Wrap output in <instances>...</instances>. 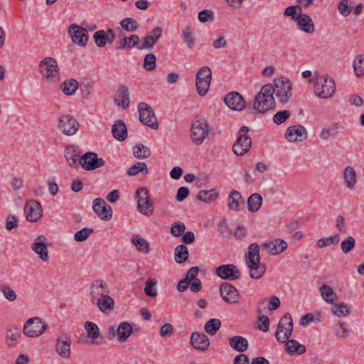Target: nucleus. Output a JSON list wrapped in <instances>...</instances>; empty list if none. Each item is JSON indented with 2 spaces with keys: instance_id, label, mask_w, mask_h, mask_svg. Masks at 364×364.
Returning <instances> with one entry per match:
<instances>
[{
  "instance_id": "nucleus-1",
  "label": "nucleus",
  "mask_w": 364,
  "mask_h": 364,
  "mask_svg": "<svg viewBox=\"0 0 364 364\" xmlns=\"http://www.w3.org/2000/svg\"><path fill=\"white\" fill-rule=\"evenodd\" d=\"M245 261L250 269V277L255 279L262 277L266 271V265L260 262L259 246L257 243L249 246Z\"/></svg>"
},
{
  "instance_id": "nucleus-2",
  "label": "nucleus",
  "mask_w": 364,
  "mask_h": 364,
  "mask_svg": "<svg viewBox=\"0 0 364 364\" xmlns=\"http://www.w3.org/2000/svg\"><path fill=\"white\" fill-rule=\"evenodd\" d=\"M274 90L272 84H266L262 87L253 100V109L257 113L264 114L275 107Z\"/></svg>"
},
{
  "instance_id": "nucleus-3",
  "label": "nucleus",
  "mask_w": 364,
  "mask_h": 364,
  "mask_svg": "<svg viewBox=\"0 0 364 364\" xmlns=\"http://www.w3.org/2000/svg\"><path fill=\"white\" fill-rule=\"evenodd\" d=\"M39 73L48 82L57 83L60 79V72L57 61L52 57H46L39 63Z\"/></svg>"
},
{
  "instance_id": "nucleus-4",
  "label": "nucleus",
  "mask_w": 364,
  "mask_h": 364,
  "mask_svg": "<svg viewBox=\"0 0 364 364\" xmlns=\"http://www.w3.org/2000/svg\"><path fill=\"white\" fill-rule=\"evenodd\" d=\"M208 134L214 135L213 132L209 130L208 124L204 118L197 117L192 124L191 139L197 144H201Z\"/></svg>"
},
{
  "instance_id": "nucleus-5",
  "label": "nucleus",
  "mask_w": 364,
  "mask_h": 364,
  "mask_svg": "<svg viewBox=\"0 0 364 364\" xmlns=\"http://www.w3.org/2000/svg\"><path fill=\"white\" fill-rule=\"evenodd\" d=\"M249 130V127L244 125L237 133V140L232 146V151L237 156H243L251 148L252 139L247 135Z\"/></svg>"
},
{
  "instance_id": "nucleus-6",
  "label": "nucleus",
  "mask_w": 364,
  "mask_h": 364,
  "mask_svg": "<svg viewBox=\"0 0 364 364\" xmlns=\"http://www.w3.org/2000/svg\"><path fill=\"white\" fill-rule=\"evenodd\" d=\"M272 88L279 102L285 105L290 101L292 97V85L289 80L283 78L275 79Z\"/></svg>"
},
{
  "instance_id": "nucleus-7",
  "label": "nucleus",
  "mask_w": 364,
  "mask_h": 364,
  "mask_svg": "<svg viewBox=\"0 0 364 364\" xmlns=\"http://www.w3.org/2000/svg\"><path fill=\"white\" fill-rule=\"evenodd\" d=\"M315 92L322 99H328L333 96L336 91V85L333 79L328 76H321L316 80Z\"/></svg>"
},
{
  "instance_id": "nucleus-8",
  "label": "nucleus",
  "mask_w": 364,
  "mask_h": 364,
  "mask_svg": "<svg viewBox=\"0 0 364 364\" xmlns=\"http://www.w3.org/2000/svg\"><path fill=\"white\" fill-rule=\"evenodd\" d=\"M293 331V321L291 314H285L279 320L275 337L279 343H285L291 336Z\"/></svg>"
},
{
  "instance_id": "nucleus-9",
  "label": "nucleus",
  "mask_w": 364,
  "mask_h": 364,
  "mask_svg": "<svg viewBox=\"0 0 364 364\" xmlns=\"http://www.w3.org/2000/svg\"><path fill=\"white\" fill-rule=\"evenodd\" d=\"M137 199L138 210L146 216L151 215L154 212V203L151 202L149 191L145 187L139 188L135 193Z\"/></svg>"
},
{
  "instance_id": "nucleus-10",
  "label": "nucleus",
  "mask_w": 364,
  "mask_h": 364,
  "mask_svg": "<svg viewBox=\"0 0 364 364\" xmlns=\"http://www.w3.org/2000/svg\"><path fill=\"white\" fill-rule=\"evenodd\" d=\"M212 72L209 67L203 66L196 74V85L200 96H205L210 87Z\"/></svg>"
},
{
  "instance_id": "nucleus-11",
  "label": "nucleus",
  "mask_w": 364,
  "mask_h": 364,
  "mask_svg": "<svg viewBox=\"0 0 364 364\" xmlns=\"http://www.w3.org/2000/svg\"><path fill=\"white\" fill-rule=\"evenodd\" d=\"M48 326L39 317L28 319L23 326V333L29 338L41 336L48 328Z\"/></svg>"
},
{
  "instance_id": "nucleus-12",
  "label": "nucleus",
  "mask_w": 364,
  "mask_h": 364,
  "mask_svg": "<svg viewBox=\"0 0 364 364\" xmlns=\"http://www.w3.org/2000/svg\"><path fill=\"white\" fill-rule=\"evenodd\" d=\"M138 111L139 113V120L141 123L153 129H158L159 124L157 119L150 105L146 102H139L138 105Z\"/></svg>"
},
{
  "instance_id": "nucleus-13",
  "label": "nucleus",
  "mask_w": 364,
  "mask_h": 364,
  "mask_svg": "<svg viewBox=\"0 0 364 364\" xmlns=\"http://www.w3.org/2000/svg\"><path fill=\"white\" fill-rule=\"evenodd\" d=\"M79 163L85 170L93 171L104 166L105 161L99 158L96 153L88 151L80 157Z\"/></svg>"
},
{
  "instance_id": "nucleus-14",
  "label": "nucleus",
  "mask_w": 364,
  "mask_h": 364,
  "mask_svg": "<svg viewBox=\"0 0 364 364\" xmlns=\"http://www.w3.org/2000/svg\"><path fill=\"white\" fill-rule=\"evenodd\" d=\"M60 131L66 136H73L79 130L80 124L71 115H63L58 120Z\"/></svg>"
},
{
  "instance_id": "nucleus-15",
  "label": "nucleus",
  "mask_w": 364,
  "mask_h": 364,
  "mask_svg": "<svg viewBox=\"0 0 364 364\" xmlns=\"http://www.w3.org/2000/svg\"><path fill=\"white\" fill-rule=\"evenodd\" d=\"M71 337L65 332H61L56 338L55 349L56 353L63 358L70 356Z\"/></svg>"
},
{
  "instance_id": "nucleus-16",
  "label": "nucleus",
  "mask_w": 364,
  "mask_h": 364,
  "mask_svg": "<svg viewBox=\"0 0 364 364\" xmlns=\"http://www.w3.org/2000/svg\"><path fill=\"white\" fill-rule=\"evenodd\" d=\"M220 294L228 304H236L241 297L237 289L230 283L223 282L220 287Z\"/></svg>"
},
{
  "instance_id": "nucleus-17",
  "label": "nucleus",
  "mask_w": 364,
  "mask_h": 364,
  "mask_svg": "<svg viewBox=\"0 0 364 364\" xmlns=\"http://www.w3.org/2000/svg\"><path fill=\"white\" fill-rule=\"evenodd\" d=\"M26 218L31 222L39 220L43 215V209L41 203L35 200H29L24 206Z\"/></svg>"
},
{
  "instance_id": "nucleus-18",
  "label": "nucleus",
  "mask_w": 364,
  "mask_h": 364,
  "mask_svg": "<svg viewBox=\"0 0 364 364\" xmlns=\"http://www.w3.org/2000/svg\"><path fill=\"white\" fill-rule=\"evenodd\" d=\"M68 33L75 43L80 46H85L89 38L87 29L73 23L70 26Z\"/></svg>"
},
{
  "instance_id": "nucleus-19",
  "label": "nucleus",
  "mask_w": 364,
  "mask_h": 364,
  "mask_svg": "<svg viewBox=\"0 0 364 364\" xmlns=\"http://www.w3.org/2000/svg\"><path fill=\"white\" fill-rule=\"evenodd\" d=\"M216 274L223 279L235 280L240 277L241 272L232 264H223L216 269Z\"/></svg>"
},
{
  "instance_id": "nucleus-20",
  "label": "nucleus",
  "mask_w": 364,
  "mask_h": 364,
  "mask_svg": "<svg viewBox=\"0 0 364 364\" xmlns=\"http://www.w3.org/2000/svg\"><path fill=\"white\" fill-rule=\"evenodd\" d=\"M225 104L231 109L242 111L246 107V102L237 92L227 94L223 100Z\"/></svg>"
},
{
  "instance_id": "nucleus-21",
  "label": "nucleus",
  "mask_w": 364,
  "mask_h": 364,
  "mask_svg": "<svg viewBox=\"0 0 364 364\" xmlns=\"http://www.w3.org/2000/svg\"><path fill=\"white\" fill-rule=\"evenodd\" d=\"M108 284L102 279L95 280L90 287L91 301L95 304L98 299H100L105 295H108Z\"/></svg>"
},
{
  "instance_id": "nucleus-22",
  "label": "nucleus",
  "mask_w": 364,
  "mask_h": 364,
  "mask_svg": "<svg viewBox=\"0 0 364 364\" xmlns=\"http://www.w3.org/2000/svg\"><path fill=\"white\" fill-rule=\"evenodd\" d=\"M92 208L100 219L104 220L111 219L112 215V207L107 205L104 199L100 198L95 199Z\"/></svg>"
},
{
  "instance_id": "nucleus-23",
  "label": "nucleus",
  "mask_w": 364,
  "mask_h": 364,
  "mask_svg": "<svg viewBox=\"0 0 364 364\" xmlns=\"http://www.w3.org/2000/svg\"><path fill=\"white\" fill-rule=\"evenodd\" d=\"M307 131L302 125H293L287 128L285 136L291 142L303 141L307 138Z\"/></svg>"
},
{
  "instance_id": "nucleus-24",
  "label": "nucleus",
  "mask_w": 364,
  "mask_h": 364,
  "mask_svg": "<svg viewBox=\"0 0 364 364\" xmlns=\"http://www.w3.org/2000/svg\"><path fill=\"white\" fill-rule=\"evenodd\" d=\"M31 248L33 252L38 255L39 257L43 262H47L49 259L46 238L43 235H38L35 239Z\"/></svg>"
},
{
  "instance_id": "nucleus-25",
  "label": "nucleus",
  "mask_w": 364,
  "mask_h": 364,
  "mask_svg": "<svg viewBox=\"0 0 364 364\" xmlns=\"http://www.w3.org/2000/svg\"><path fill=\"white\" fill-rule=\"evenodd\" d=\"M85 328L87 332V338L92 340V344L98 346L107 344L105 338L102 336H100V328L95 323L92 321H86L85 323Z\"/></svg>"
},
{
  "instance_id": "nucleus-26",
  "label": "nucleus",
  "mask_w": 364,
  "mask_h": 364,
  "mask_svg": "<svg viewBox=\"0 0 364 364\" xmlns=\"http://www.w3.org/2000/svg\"><path fill=\"white\" fill-rule=\"evenodd\" d=\"M288 247L287 242L282 239H275L264 242L262 245L263 250H267L272 255H277L284 252Z\"/></svg>"
},
{
  "instance_id": "nucleus-27",
  "label": "nucleus",
  "mask_w": 364,
  "mask_h": 364,
  "mask_svg": "<svg viewBox=\"0 0 364 364\" xmlns=\"http://www.w3.org/2000/svg\"><path fill=\"white\" fill-rule=\"evenodd\" d=\"M162 28L161 27H156L150 31V34L146 36L143 38L142 43L139 50L151 49L157 43L158 40L161 38L162 34Z\"/></svg>"
},
{
  "instance_id": "nucleus-28",
  "label": "nucleus",
  "mask_w": 364,
  "mask_h": 364,
  "mask_svg": "<svg viewBox=\"0 0 364 364\" xmlns=\"http://www.w3.org/2000/svg\"><path fill=\"white\" fill-rule=\"evenodd\" d=\"M191 346L201 351H205L210 346L208 336L203 332H193L191 336Z\"/></svg>"
},
{
  "instance_id": "nucleus-29",
  "label": "nucleus",
  "mask_w": 364,
  "mask_h": 364,
  "mask_svg": "<svg viewBox=\"0 0 364 364\" xmlns=\"http://www.w3.org/2000/svg\"><path fill=\"white\" fill-rule=\"evenodd\" d=\"M129 92L126 85H121L115 94L114 101L119 107L127 109L129 106Z\"/></svg>"
},
{
  "instance_id": "nucleus-30",
  "label": "nucleus",
  "mask_w": 364,
  "mask_h": 364,
  "mask_svg": "<svg viewBox=\"0 0 364 364\" xmlns=\"http://www.w3.org/2000/svg\"><path fill=\"white\" fill-rule=\"evenodd\" d=\"M245 199L240 193L236 190H232L228 196V206L232 210L238 211L244 207Z\"/></svg>"
},
{
  "instance_id": "nucleus-31",
  "label": "nucleus",
  "mask_w": 364,
  "mask_h": 364,
  "mask_svg": "<svg viewBox=\"0 0 364 364\" xmlns=\"http://www.w3.org/2000/svg\"><path fill=\"white\" fill-rule=\"evenodd\" d=\"M21 337V334L19 328L16 326H12L6 330V344L10 348H14L18 344Z\"/></svg>"
},
{
  "instance_id": "nucleus-32",
  "label": "nucleus",
  "mask_w": 364,
  "mask_h": 364,
  "mask_svg": "<svg viewBox=\"0 0 364 364\" xmlns=\"http://www.w3.org/2000/svg\"><path fill=\"white\" fill-rule=\"evenodd\" d=\"M299 28L306 33H314L315 28L311 18L306 15L299 14V18L296 21Z\"/></svg>"
},
{
  "instance_id": "nucleus-33",
  "label": "nucleus",
  "mask_w": 364,
  "mask_h": 364,
  "mask_svg": "<svg viewBox=\"0 0 364 364\" xmlns=\"http://www.w3.org/2000/svg\"><path fill=\"white\" fill-rule=\"evenodd\" d=\"M112 134L119 141L125 140L127 136V129L122 120L119 119L115 122L112 127Z\"/></svg>"
},
{
  "instance_id": "nucleus-34",
  "label": "nucleus",
  "mask_w": 364,
  "mask_h": 364,
  "mask_svg": "<svg viewBox=\"0 0 364 364\" xmlns=\"http://www.w3.org/2000/svg\"><path fill=\"white\" fill-rule=\"evenodd\" d=\"M230 346L239 353L245 352L248 348L247 340L241 336H235L229 339Z\"/></svg>"
},
{
  "instance_id": "nucleus-35",
  "label": "nucleus",
  "mask_w": 364,
  "mask_h": 364,
  "mask_svg": "<svg viewBox=\"0 0 364 364\" xmlns=\"http://www.w3.org/2000/svg\"><path fill=\"white\" fill-rule=\"evenodd\" d=\"M80 154L81 151L78 146H68L65 149V157L68 164L72 167L76 166L77 159Z\"/></svg>"
},
{
  "instance_id": "nucleus-36",
  "label": "nucleus",
  "mask_w": 364,
  "mask_h": 364,
  "mask_svg": "<svg viewBox=\"0 0 364 364\" xmlns=\"http://www.w3.org/2000/svg\"><path fill=\"white\" fill-rule=\"evenodd\" d=\"M118 341L120 343L125 342L133 332L132 325L128 322H122L117 328Z\"/></svg>"
},
{
  "instance_id": "nucleus-37",
  "label": "nucleus",
  "mask_w": 364,
  "mask_h": 364,
  "mask_svg": "<svg viewBox=\"0 0 364 364\" xmlns=\"http://www.w3.org/2000/svg\"><path fill=\"white\" fill-rule=\"evenodd\" d=\"M95 304L97 305L100 311L105 314L111 312L114 307V301L109 295H105V296L95 301Z\"/></svg>"
},
{
  "instance_id": "nucleus-38",
  "label": "nucleus",
  "mask_w": 364,
  "mask_h": 364,
  "mask_svg": "<svg viewBox=\"0 0 364 364\" xmlns=\"http://www.w3.org/2000/svg\"><path fill=\"white\" fill-rule=\"evenodd\" d=\"M343 179L346 187L348 189L353 190L355 188V185L356 183V173L353 167L347 166L344 168Z\"/></svg>"
},
{
  "instance_id": "nucleus-39",
  "label": "nucleus",
  "mask_w": 364,
  "mask_h": 364,
  "mask_svg": "<svg viewBox=\"0 0 364 364\" xmlns=\"http://www.w3.org/2000/svg\"><path fill=\"white\" fill-rule=\"evenodd\" d=\"M218 197V191L216 188L210 190H201L198 193L197 199L204 203H212Z\"/></svg>"
},
{
  "instance_id": "nucleus-40",
  "label": "nucleus",
  "mask_w": 364,
  "mask_h": 364,
  "mask_svg": "<svg viewBox=\"0 0 364 364\" xmlns=\"http://www.w3.org/2000/svg\"><path fill=\"white\" fill-rule=\"evenodd\" d=\"M285 350L289 354L301 355L306 352V347L296 340L289 339L286 342Z\"/></svg>"
},
{
  "instance_id": "nucleus-41",
  "label": "nucleus",
  "mask_w": 364,
  "mask_h": 364,
  "mask_svg": "<svg viewBox=\"0 0 364 364\" xmlns=\"http://www.w3.org/2000/svg\"><path fill=\"white\" fill-rule=\"evenodd\" d=\"M78 88V82L76 80L71 78L65 81L60 85L63 92L68 96L73 95Z\"/></svg>"
},
{
  "instance_id": "nucleus-42",
  "label": "nucleus",
  "mask_w": 364,
  "mask_h": 364,
  "mask_svg": "<svg viewBox=\"0 0 364 364\" xmlns=\"http://www.w3.org/2000/svg\"><path fill=\"white\" fill-rule=\"evenodd\" d=\"M262 203V197L259 193L252 194L247 199V207L250 212L254 213L259 210Z\"/></svg>"
},
{
  "instance_id": "nucleus-43",
  "label": "nucleus",
  "mask_w": 364,
  "mask_h": 364,
  "mask_svg": "<svg viewBox=\"0 0 364 364\" xmlns=\"http://www.w3.org/2000/svg\"><path fill=\"white\" fill-rule=\"evenodd\" d=\"M189 252L185 245H179L175 248L174 257L177 263L181 264L188 259Z\"/></svg>"
},
{
  "instance_id": "nucleus-44",
  "label": "nucleus",
  "mask_w": 364,
  "mask_h": 364,
  "mask_svg": "<svg viewBox=\"0 0 364 364\" xmlns=\"http://www.w3.org/2000/svg\"><path fill=\"white\" fill-rule=\"evenodd\" d=\"M132 242L138 251L142 252L144 253H149L150 252V246L149 242L139 235H134L132 237Z\"/></svg>"
},
{
  "instance_id": "nucleus-45",
  "label": "nucleus",
  "mask_w": 364,
  "mask_h": 364,
  "mask_svg": "<svg viewBox=\"0 0 364 364\" xmlns=\"http://www.w3.org/2000/svg\"><path fill=\"white\" fill-rule=\"evenodd\" d=\"M320 293L322 298L327 303L333 304L334 300L337 299L336 294L334 293L332 288L327 284H323L320 287Z\"/></svg>"
},
{
  "instance_id": "nucleus-46",
  "label": "nucleus",
  "mask_w": 364,
  "mask_h": 364,
  "mask_svg": "<svg viewBox=\"0 0 364 364\" xmlns=\"http://www.w3.org/2000/svg\"><path fill=\"white\" fill-rule=\"evenodd\" d=\"M134 156L139 159L149 157L151 154V150L141 143L136 144L133 148Z\"/></svg>"
},
{
  "instance_id": "nucleus-47",
  "label": "nucleus",
  "mask_w": 364,
  "mask_h": 364,
  "mask_svg": "<svg viewBox=\"0 0 364 364\" xmlns=\"http://www.w3.org/2000/svg\"><path fill=\"white\" fill-rule=\"evenodd\" d=\"M127 173L129 176H134L139 173L146 175L149 173V169L145 163L137 162L128 168Z\"/></svg>"
},
{
  "instance_id": "nucleus-48",
  "label": "nucleus",
  "mask_w": 364,
  "mask_h": 364,
  "mask_svg": "<svg viewBox=\"0 0 364 364\" xmlns=\"http://www.w3.org/2000/svg\"><path fill=\"white\" fill-rule=\"evenodd\" d=\"M121 27L127 32H134L139 28L138 22L133 18L127 17L119 23Z\"/></svg>"
},
{
  "instance_id": "nucleus-49",
  "label": "nucleus",
  "mask_w": 364,
  "mask_h": 364,
  "mask_svg": "<svg viewBox=\"0 0 364 364\" xmlns=\"http://www.w3.org/2000/svg\"><path fill=\"white\" fill-rule=\"evenodd\" d=\"M221 326V321L218 318H211L206 322L204 329L207 333L214 336Z\"/></svg>"
},
{
  "instance_id": "nucleus-50",
  "label": "nucleus",
  "mask_w": 364,
  "mask_h": 364,
  "mask_svg": "<svg viewBox=\"0 0 364 364\" xmlns=\"http://www.w3.org/2000/svg\"><path fill=\"white\" fill-rule=\"evenodd\" d=\"M354 72L356 76L364 75V55H358L355 57L353 62Z\"/></svg>"
},
{
  "instance_id": "nucleus-51",
  "label": "nucleus",
  "mask_w": 364,
  "mask_h": 364,
  "mask_svg": "<svg viewBox=\"0 0 364 364\" xmlns=\"http://www.w3.org/2000/svg\"><path fill=\"white\" fill-rule=\"evenodd\" d=\"M331 311L337 316H346L350 314V307L344 303L334 304L331 309Z\"/></svg>"
},
{
  "instance_id": "nucleus-52",
  "label": "nucleus",
  "mask_w": 364,
  "mask_h": 364,
  "mask_svg": "<svg viewBox=\"0 0 364 364\" xmlns=\"http://www.w3.org/2000/svg\"><path fill=\"white\" fill-rule=\"evenodd\" d=\"M156 284L157 282L154 279L149 278L147 279L144 289L146 295L150 297H156L157 296V290L155 288Z\"/></svg>"
},
{
  "instance_id": "nucleus-53",
  "label": "nucleus",
  "mask_w": 364,
  "mask_h": 364,
  "mask_svg": "<svg viewBox=\"0 0 364 364\" xmlns=\"http://www.w3.org/2000/svg\"><path fill=\"white\" fill-rule=\"evenodd\" d=\"M340 237L338 234H336L333 236H330L328 237H323L321 238L317 241V245L323 248L324 247L331 245H336L339 242Z\"/></svg>"
},
{
  "instance_id": "nucleus-54",
  "label": "nucleus",
  "mask_w": 364,
  "mask_h": 364,
  "mask_svg": "<svg viewBox=\"0 0 364 364\" xmlns=\"http://www.w3.org/2000/svg\"><path fill=\"white\" fill-rule=\"evenodd\" d=\"M301 6H299L298 4L294 6H290L285 9L284 15L285 16H290L291 20L294 21H296L299 18V14H301Z\"/></svg>"
},
{
  "instance_id": "nucleus-55",
  "label": "nucleus",
  "mask_w": 364,
  "mask_h": 364,
  "mask_svg": "<svg viewBox=\"0 0 364 364\" xmlns=\"http://www.w3.org/2000/svg\"><path fill=\"white\" fill-rule=\"evenodd\" d=\"M156 55L153 53L146 55L144 60V68L149 71H153L156 68Z\"/></svg>"
},
{
  "instance_id": "nucleus-56",
  "label": "nucleus",
  "mask_w": 364,
  "mask_h": 364,
  "mask_svg": "<svg viewBox=\"0 0 364 364\" xmlns=\"http://www.w3.org/2000/svg\"><path fill=\"white\" fill-rule=\"evenodd\" d=\"M355 246V240L352 236H348L341 242V247L343 253L350 252Z\"/></svg>"
},
{
  "instance_id": "nucleus-57",
  "label": "nucleus",
  "mask_w": 364,
  "mask_h": 364,
  "mask_svg": "<svg viewBox=\"0 0 364 364\" xmlns=\"http://www.w3.org/2000/svg\"><path fill=\"white\" fill-rule=\"evenodd\" d=\"M93 232L92 228H84L75 233L74 240L77 242L85 241Z\"/></svg>"
},
{
  "instance_id": "nucleus-58",
  "label": "nucleus",
  "mask_w": 364,
  "mask_h": 364,
  "mask_svg": "<svg viewBox=\"0 0 364 364\" xmlns=\"http://www.w3.org/2000/svg\"><path fill=\"white\" fill-rule=\"evenodd\" d=\"M291 112L289 110L279 111L274 115L273 122L277 125L282 124L289 118Z\"/></svg>"
},
{
  "instance_id": "nucleus-59",
  "label": "nucleus",
  "mask_w": 364,
  "mask_h": 364,
  "mask_svg": "<svg viewBox=\"0 0 364 364\" xmlns=\"http://www.w3.org/2000/svg\"><path fill=\"white\" fill-rule=\"evenodd\" d=\"M105 36V31L103 30H99L94 33L93 38L98 47L102 48L105 46L107 42Z\"/></svg>"
},
{
  "instance_id": "nucleus-60",
  "label": "nucleus",
  "mask_w": 364,
  "mask_h": 364,
  "mask_svg": "<svg viewBox=\"0 0 364 364\" xmlns=\"http://www.w3.org/2000/svg\"><path fill=\"white\" fill-rule=\"evenodd\" d=\"M0 291L9 301H14L16 299L17 296L16 292L9 285H1Z\"/></svg>"
},
{
  "instance_id": "nucleus-61",
  "label": "nucleus",
  "mask_w": 364,
  "mask_h": 364,
  "mask_svg": "<svg viewBox=\"0 0 364 364\" xmlns=\"http://www.w3.org/2000/svg\"><path fill=\"white\" fill-rule=\"evenodd\" d=\"M338 11L339 14L344 17L349 16L352 11V8L348 4V0H341L338 5Z\"/></svg>"
},
{
  "instance_id": "nucleus-62",
  "label": "nucleus",
  "mask_w": 364,
  "mask_h": 364,
  "mask_svg": "<svg viewBox=\"0 0 364 364\" xmlns=\"http://www.w3.org/2000/svg\"><path fill=\"white\" fill-rule=\"evenodd\" d=\"M186 229V226L183 222H176L171 228V233L174 237L182 235Z\"/></svg>"
},
{
  "instance_id": "nucleus-63",
  "label": "nucleus",
  "mask_w": 364,
  "mask_h": 364,
  "mask_svg": "<svg viewBox=\"0 0 364 364\" xmlns=\"http://www.w3.org/2000/svg\"><path fill=\"white\" fill-rule=\"evenodd\" d=\"M336 334L338 337L344 338L347 336L348 328L346 323L343 321H339L334 328Z\"/></svg>"
},
{
  "instance_id": "nucleus-64",
  "label": "nucleus",
  "mask_w": 364,
  "mask_h": 364,
  "mask_svg": "<svg viewBox=\"0 0 364 364\" xmlns=\"http://www.w3.org/2000/svg\"><path fill=\"white\" fill-rule=\"evenodd\" d=\"M18 218L14 215H9L6 218V228L7 230L10 231L14 228L18 227Z\"/></svg>"
}]
</instances>
